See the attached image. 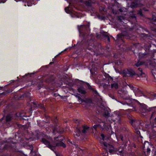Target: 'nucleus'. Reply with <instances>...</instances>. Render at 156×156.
<instances>
[{"label":"nucleus","instance_id":"f257e3e1","mask_svg":"<svg viewBox=\"0 0 156 156\" xmlns=\"http://www.w3.org/2000/svg\"><path fill=\"white\" fill-rule=\"evenodd\" d=\"M42 141L48 147L52 150H53V148L56 146H61L63 147H66L65 144L62 142L59 141L58 142L56 143L55 142H53L52 140L50 138L48 139V140L43 139Z\"/></svg>","mask_w":156,"mask_h":156},{"label":"nucleus","instance_id":"f03ea898","mask_svg":"<svg viewBox=\"0 0 156 156\" xmlns=\"http://www.w3.org/2000/svg\"><path fill=\"white\" fill-rule=\"evenodd\" d=\"M101 136L102 139L100 141V143L105 151V154H106V153H108L107 151L108 150H109V152L110 153L114 151L113 146L107 144L105 142V140H109V138L108 137L105 136L104 134H101Z\"/></svg>","mask_w":156,"mask_h":156},{"label":"nucleus","instance_id":"7ed1b4c3","mask_svg":"<svg viewBox=\"0 0 156 156\" xmlns=\"http://www.w3.org/2000/svg\"><path fill=\"white\" fill-rule=\"evenodd\" d=\"M138 70L140 71V73H138L137 75L139 77L142 76V77H146L145 75L143 73L142 71V69L141 68H139Z\"/></svg>","mask_w":156,"mask_h":156},{"label":"nucleus","instance_id":"20e7f679","mask_svg":"<svg viewBox=\"0 0 156 156\" xmlns=\"http://www.w3.org/2000/svg\"><path fill=\"white\" fill-rule=\"evenodd\" d=\"M78 92L79 93H80L82 94H84L86 93L85 90L84 88H83V87H80V88H78Z\"/></svg>","mask_w":156,"mask_h":156},{"label":"nucleus","instance_id":"39448f33","mask_svg":"<svg viewBox=\"0 0 156 156\" xmlns=\"http://www.w3.org/2000/svg\"><path fill=\"white\" fill-rule=\"evenodd\" d=\"M127 73L130 75H133L135 74V72L133 69H129L128 70V72Z\"/></svg>","mask_w":156,"mask_h":156},{"label":"nucleus","instance_id":"423d86ee","mask_svg":"<svg viewBox=\"0 0 156 156\" xmlns=\"http://www.w3.org/2000/svg\"><path fill=\"white\" fill-rule=\"evenodd\" d=\"M77 132H75V134H74V136L75 137H79L80 136V131L79 129H77Z\"/></svg>","mask_w":156,"mask_h":156},{"label":"nucleus","instance_id":"0eeeda50","mask_svg":"<svg viewBox=\"0 0 156 156\" xmlns=\"http://www.w3.org/2000/svg\"><path fill=\"white\" fill-rule=\"evenodd\" d=\"M88 128L89 127L87 126H83L82 127V132L84 133L87 132V130L88 129Z\"/></svg>","mask_w":156,"mask_h":156},{"label":"nucleus","instance_id":"6e6552de","mask_svg":"<svg viewBox=\"0 0 156 156\" xmlns=\"http://www.w3.org/2000/svg\"><path fill=\"white\" fill-rule=\"evenodd\" d=\"M111 87L112 88L117 89L118 87V85L116 83H114L111 84Z\"/></svg>","mask_w":156,"mask_h":156},{"label":"nucleus","instance_id":"1a4fd4ad","mask_svg":"<svg viewBox=\"0 0 156 156\" xmlns=\"http://www.w3.org/2000/svg\"><path fill=\"white\" fill-rule=\"evenodd\" d=\"M104 115L106 116H109V113L108 110L107 109H104Z\"/></svg>","mask_w":156,"mask_h":156},{"label":"nucleus","instance_id":"9d476101","mask_svg":"<svg viewBox=\"0 0 156 156\" xmlns=\"http://www.w3.org/2000/svg\"><path fill=\"white\" fill-rule=\"evenodd\" d=\"M12 116L10 115H7L6 118V121H9L11 119Z\"/></svg>","mask_w":156,"mask_h":156},{"label":"nucleus","instance_id":"9b49d317","mask_svg":"<svg viewBox=\"0 0 156 156\" xmlns=\"http://www.w3.org/2000/svg\"><path fill=\"white\" fill-rule=\"evenodd\" d=\"M142 64V62H140L139 61L135 65L137 67L139 66L140 65Z\"/></svg>","mask_w":156,"mask_h":156},{"label":"nucleus","instance_id":"f8f14e48","mask_svg":"<svg viewBox=\"0 0 156 156\" xmlns=\"http://www.w3.org/2000/svg\"><path fill=\"white\" fill-rule=\"evenodd\" d=\"M76 97H77L78 99V100L79 101H82V100L81 99V98H80V97L77 95H76Z\"/></svg>","mask_w":156,"mask_h":156},{"label":"nucleus","instance_id":"ddd939ff","mask_svg":"<svg viewBox=\"0 0 156 156\" xmlns=\"http://www.w3.org/2000/svg\"><path fill=\"white\" fill-rule=\"evenodd\" d=\"M65 10L66 12L69 13V8L68 7H66L65 8Z\"/></svg>","mask_w":156,"mask_h":156},{"label":"nucleus","instance_id":"4468645a","mask_svg":"<svg viewBox=\"0 0 156 156\" xmlns=\"http://www.w3.org/2000/svg\"><path fill=\"white\" fill-rule=\"evenodd\" d=\"M122 63V62L121 61L119 60L117 62V63L118 65H120Z\"/></svg>","mask_w":156,"mask_h":156},{"label":"nucleus","instance_id":"2eb2a0df","mask_svg":"<svg viewBox=\"0 0 156 156\" xmlns=\"http://www.w3.org/2000/svg\"><path fill=\"white\" fill-rule=\"evenodd\" d=\"M155 113H156V112H154L152 114V115H151L152 118L155 115Z\"/></svg>","mask_w":156,"mask_h":156},{"label":"nucleus","instance_id":"dca6fc26","mask_svg":"<svg viewBox=\"0 0 156 156\" xmlns=\"http://www.w3.org/2000/svg\"><path fill=\"white\" fill-rule=\"evenodd\" d=\"M98 126V125H94V128L95 129H96V128H97V126Z\"/></svg>","mask_w":156,"mask_h":156},{"label":"nucleus","instance_id":"f3484780","mask_svg":"<svg viewBox=\"0 0 156 156\" xmlns=\"http://www.w3.org/2000/svg\"><path fill=\"white\" fill-rule=\"evenodd\" d=\"M136 133H137V134H140V131H138V130H136Z\"/></svg>","mask_w":156,"mask_h":156},{"label":"nucleus","instance_id":"a211bd4d","mask_svg":"<svg viewBox=\"0 0 156 156\" xmlns=\"http://www.w3.org/2000/svg\"><path fill=\"white\" fill-rule=\"evenodd\" d=\"M150 148H148L147 149V151L148 152H150Z\"/></svg>","mask_w":156,"mask_h":156},{"label":"nucleus","instance_id":"6ab92c4d","mask_svg":"<svg viewBox=\"0 0 156 156\" xmlns=\"http://www.w3.org/2000/svg\"><path fill=\"white\" fill-rule=\"evenodd\" d=\"M107 39H108V41H110V38L109 37H107Z\"/></svg>","mask_w":156,"mask_h":156},{"label":"nucleus","instance_id":"aec40b11","mask_svg":"<svg viewBox=\"0 0 156 156\" xmlns=\"http://www.w3.org/2000/svg\"><path fill=\"white\" fill-rule=\"evenodd\" d=\"M132 89L134 91V90H136V88L133 87Z\"/></svg>","mask_w":156,"mask_h":156},{"label":"nucleus","instance_id":"412c9836","mask_svg":"<svg viewBox=\"0 0 156 156\" xmlns=\"http://www.w3.org/2000/svg\"><path fill=\"white\" fill-rule=\"evenodd\" d=\"M77 121V119H75L74 120V122H76Z\"/></svg>","mask_w":156,"mask_h":156},{"label":"nucleus","instance_id":"4be33fe9","mask_svg":"<svg viewBox=\"0 0 156 156\" xmlns=\"http://www.w3.org/2000/svg\"><path fill=\"white\" fill-rule=\"evenodd\" d=\"M154 154V155L156 156V151H155Z\"/></svg>","mask_w":156,"mask_h":156},{"label":"nucleus","instance_id":"5701e85b","mask_svg":"<svg viewBox=\"0 0 156 156\" xmlns=\"http://www.w3.org/2000/svg\"><path fill=\"white\" fill-rule=\"evenodd\" d=\"M16 1V2H18L19 1H20V0H15Z\"/></svg>","mask_w":156,"mask_h":156},{"label":"nucleus","instance_id":"b1692460","mask_svg":"<svg viewBox=\"0 0 156 156\" xmlns=\"http://www.w3.org/2000/svg\"><path fill=\"white\" fill-rule=\"evenodd\" d=\"M27 5H28V6H31V5H30L28 4H27Z\"/></svg>","mask_w":156,"mask_h":156},{"label":"nucleus","instance_id":"393cba45","mask_svg":"<svg viewBox=\"0 0 156 156\" xmlns=\"http://www.w3.org/2000/svg\"><path fill=\"white\" fill-rule=\"evenodd\" d=\"M95 93L96 94H98V92H97L96 91H95Z\"/></svg>","mask_w":156,"mask_h":156},{"label":"nucleus","instance_id":"a878e982","mask_svg":"<svg viewBox=\"0 0 156 156\" xmlns=\"http://www.w3.org/2000/svg\"><path fill=\"white\" fill-rule=\"evenodd\" d=\"M119 35H117V37H119Z\"/></svg>","mask_w":156,"mask_h":156},{"label":"nucleus","instance_id":"bb28decb","mask_svg":"<svg viewBox=\"0 0 156 156\" xmlns=\"http://www.w3.org/2000/svg\"><path fill=\"white\" fill-rule=\"evenodd\" d=\"M140 53H139V55H140Z\"/></svg>","mask_w":156,"mask_h":156},{"label":"nucleus","instance_id":"cd10ccee","mask_svg":"<svg viewBox=\"0 0 156 156\" xmlns=\"http://www.w3.org/2000/svg\"><path fill=\"white\" fill-rule=\"evenodd\" d=\"M155 119L156 120V117H155Z\"/></svg>","mask_w":156,"mask_h":156},{"label":"nucleus","instance_id":"c85d7f7f","mask_svg":"<svg viewBox=\"0 0 156 156\" xmlns=\"http://www.w3.org/2000/svg\"><path fill=\"white\" fill-rule=\"evenodd\" d=\"M71 143H72V142H71L69 141Z\"/></svg>","mask_w":156,"mask_h":156},{"label":"nucleus","instance_id":"c756f323","mask_svg":"<svg viewBox=\"0 0 156 156\" xmlns=\"http://www.w3.org/2000/svg\"><path fill=\"white\" fill-rule=\"evenodd\" d=\"M155 110L156 111V109Z\"/></svg>","mask_w":156,"mask_h":156}]
</instances>
